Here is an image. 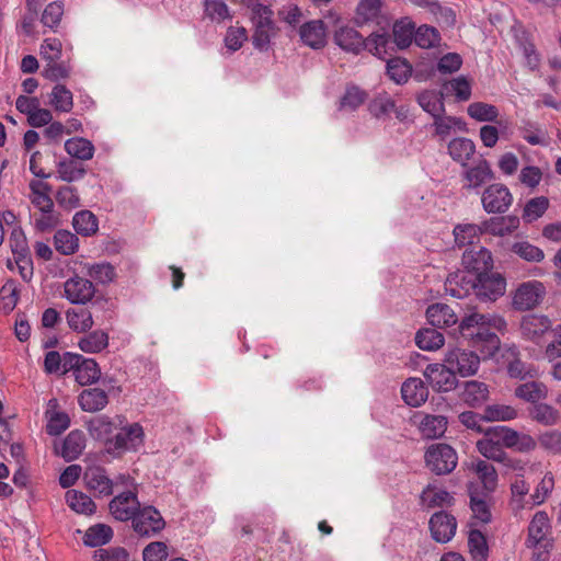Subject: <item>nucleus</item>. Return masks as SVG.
Returning a JSON list of instances; mask_svg holds the SVG:
<instances>
[{
    "label": "nucleus",
    "mask_w": 561,
    "mask_h": 561,
    "mask_svg": "<svg viewBox=\"0 0 561 561\" xmlns=\"http://www.w3.org/2000/svg\"><path fill=\"white\" fill-rule=\"evenodd\" d=\"M65 297L72 305H87L95 297L93 283L84 277L75 275L64 284Z\"/></svg>",
    "instance_id": "15"
},
{
    "label": "nucleus",
    "mask_w": 561,
    "mask_h": 561,
    "mask_svg": "<svg viewBox=\"0 0 561 561\" xmlns=\"http://www.w3.org/2000/svg\"><path fill=\"white\" fill-rule=\"evenodd\" d=\"M334 43L346 53L358 55L363 50H368L380 59H386L389 45L392 44L387 32L371 33L364 38L358 31L350 26H341L335 31Z\"/></svg>",
    "instance_id": "1"
},
{
    "label": "nucleus",
    "mask_w": 561,
    "mask_h": 561,
    "mask_svg": "<svg viewBox=\"0 0 561 561\" xmlns=\"http://www.w3.org/2000/svg\"><path fill=\"white\" fill-rule=\"evenodd\" d=\"M83 479L88 489L98 496H108L113 493V481L108 478L103 467L87 468Z\"/></svg>",
    "instance_id": "20"
},
{
    "label": "nucleus",
    "mask_w": 561,
    "mask_h": 561,
    "mask_svg": "<svg viewBox=\"0 0 561 561\" xmlns=\"http://www.w3.org/2000/svg\"><path fill=\"white\" fill-rule=\"evenodd\" d=\"M78 403L84 412L94 413L103 410L108 403L106 391L100 388L84 389L78 397Z\"/></svg>",
    "instance_id": "28"
},
{
    "label": "nucleus",
    "mask_w": 561,
    "mask_h": 561,
    "mask_svg": "<svg viewBox=\"0 0 561 561\" xmlns=\"http://www.w3.org/2000/svg\"><path fill=\"white\" fill-rule=\"evenodd\" d=\"M168 557V546L163 541H152L142 550L144 561H165Z\"/></svg>",
    "instance_id": "63"
},
{
    "label": "nucleus",
    "mask_w": 561,
    "mask_h": 561,
    "mask_svg": "<svg viewBox=\"0 0 561 561\" xmlns=\"http://www.w3.org/2000/svg\"><path fill=\"white\" fill-rule=\"evenodd\" d=\"M66 319L69 328L76 332H88L94 324L92 311L84 307L68 309Z\"/></svg>",
    "instance_id": "33"
},
{
    "label": "nucleus",
    "mask_w": 561,
    "mask_h": 561,
    "mask_svg": "<svg viewBox=\"0 0 561 561\" xmlns=\"http://www.w3.org/2000/svg\"><path fill=\"white\" fill-rule=\"evenodd\" d=\"M490 224L488 220L481 225L474 224H458L454 228L455 243L462 248L465 245H473L476 240H479L482 233L489 231Z\"/></svg>",
    "instance_id": "23"
},
{
    "label": "nucleus",
    "mask_w": 561,
    "mask_h": 561,
    "mask_svg": "<svg viewBox=\"0 0 561 561\" xmlns=\"http://www.w3.org/2000/svg\"><path fill=\"white\" fill-rule=\"evenodd\" d=\"M426 318L432 327L444 329L449 328L458 322V317L446 304H433L426 310Z\"/></svg>",
    "instance_id": "25"
},
{
    "label": "nucleus",
    "mask_w": 561,
    "mask_h": 561,
    "mask_svg": "<svg viewBox=\"0 0 561 561\" xmlns=\"http://www.w3.org/2000/svg\"><path fill=\"white\" fill-rule=\"evenodd\" d=\"M140 506L137 493L128 490L114 496L108 504V510L116 520L128 522L133 520Z\"/></svg>",
    "instance_id": "13"
},
{
    "label": "nucleus",
    "mask_w": 561,
    "mask_h": 561,
    "mask_svg": "<svg viewBox=\"0 0 561 561\" xmlns=\"http://www.w3.org/2000/svg\"><path fill=\"white\" fill-rule=\"evenodd\" d=\"M428 525L433 539L443 543L451 540L457 529L456 518L445 511L434 513Z\"/></svg>",
    "instance_id": "17"
},
{
    "label": "nucleus",
    "mask_w": 561,
    "mask_h": 561,
    "mask_svg": "<svg viewBox=\"0 0 561 561\" xmlns=\"http://www.w3.org/2000/svg\"><path fill=\"white\" fill-rule=\"evenodd\" d=\"M131 526L139 537L151 538L164 529L165 520L154 506L145 505L136 512Z\"/></svg>",
    "instance_id": "9"
},
{
    "label": "nucleus",
    "mask_w": 561,
    "mask_h": 561,
    "mask_svg": "<svg viewBox=\"0 0 561 561\" xmlns=\"http://www.w3.org/2000/svg\"><path fill=\"white\" fill-rule=\"evenodd\" d=\"M394 101L386 93L379 94L376 98H374L368 105L369 112L376 118L389 115L391 112L394 111Z\"/></svg>",
    "instance_id": "56"
},
{
    "label": "nucleus",
    "mask_w": 561,
    "mask_h": 561,
    "mask_svg": "<svg viewBox=\"0 0 561 561\" xmlns=\"http://www.w3.org/2000/svg\"><path fill=\"white\" fill-rule=\"evenodd\" d=\"M516 397L528 401V402H537L540 399H543L547 394L546 387L536 381L526 382L523 385H519L515 389Z\"/></svg>",
    "instance_id": "54"
},
{
    "label": "nucleus",
    "mask_w": 561,
    "mask_h": 561,
    "mask_svg": "<svg viewBox=\"0 0 561 561\" xmlns=\"http://www.w3.org/2000/svg\"><path fill=\"white\" fill-rule=\"evenodd\" d=\"M546 294L545 286L537 280L523 283L515 291L513 307L525 311L537 307Z\"/></svg>",
    "instance_id": "12"
},
{
    "label": "nucleus",
    "mask_w": 561,
    "mask_h": 561,
    "mask_svg": "<svg viewBox=\"0 0 561 561\" xmlns=\"http://www.w3.org/2000/svg\"><path fill=\"white\" fill-rule=\"evenodd\" d=\"M493 362L496 364V370L506 369L512 378L525 379L534 375L518 358V352L514 345H501L500 339L493 333Z\"/></svg>",
    "instance_id": "5"
},
{
    "label": "nucleus",
    "mask_w": 561,
    "mask_h": 561,
    "mask_svg": "<svg viewBox=\"0 0 561 561\" xmlns=\"http://www.w3.org/2000/svg\"><path fill=\"white\" fill-rule=\"evenodd\" d=\"M411 66L401 58H390L387 60V75L397 84H403L411 76Z\"/></svg>",
    "instance_id": "50"
},
{
    "label": "nucleus",
    "mask_w": 561,
    "mask_h": 561,
    "mask_svg": "<svg viewBox=\"0 0 561 561\" xmlns=\"http://www.w3.org/2000/svg\"><path fill=\"white\" fill-rule=\"evenodd\" d=\"M144 428L139 423L118 425L113 438L107 442L106 453L119 457L126 451H136L144 444Z\"/></svg>",
    "instance_id": "4"
},
{
    "label": "nucleus",
    "mask_w": 561,
    "mask_h": 561,
    "mask_svg": "<svg viewBox=\"0 0 561 561\" xmlns=\"http://www.w3.org/2000/svg\"><path fill=\"white\" fill-rule=\"evenodd\" d=\"M462 264L491 288V251L485 247H472L462 255Z\"/></svg>",
    "instance_id": "10"
},
{
    "label": "nucleus",
    "mask_w": 561,
    "mask_h": 561,
    "mask_svg": "<svg viewBox=\"0 0 561 561\" xmlns=\"http://www.w3.org/2000/svg\"><path fill=\"white\" fill-rule=\"evenodd\" d=\"M68 371H73L76 381L81 386L92 385L101 377V369L95 359L71 352L64 354L62 375Z\"/></svg>",
    "instance_id": "7"
},
{
    "label": "nucleus",
    "mask_w": 561,
    "mask_h": 561,
    "mask_svg": "<svg viewBox=\"0 0 561 561\" xmlns=\"http://www.w3.org/2000/svg\"><path fill=\"white\" fill-rule=\"evenodd\" d=\"M439 41V33L435 27L422 25L414 31V42L421 48L433 47Z\"/></svg>",
    "instance_id": "61"
},
{
    "label": "nucleus",
    "mask_w": 561,
    "mask_h": 561,
    "mask_svg": "<svg viewBox=\"0 0 561 561\" xmlns=\"http://www.w3.org/2000/svg\"><path fill=\"white\" fill-rule=\"evenodd\" d=\"M468 548L473 561H486L489 557V545L485 535L477 528V523H469Z\"/></svg>",
    "instance_id": "27"
},
{
    "label": "nucleus",
    "mask_w": 561,
    "mask_h": 561,
    "mask_svg": "<svg viewBox=\"0 0 561 561\" xmlns=\"http://www.w3.org/2000/svg\"><path fill=\"white\" fill-rule=\"evenodd\" d=\"M445 95L442 90H425L417 95L419 105L427 112L433 118L445 114Z\"/></svg>",
    "instance_id": "29"
},
{
    "label": "nucleus",
    "mask_w": 561,
    "mask_h": 561,
    "mask_svg": "<svg viewBox=\"0 0 561 561\" xmlns=\"http://www.w3.org/2000/svg\"><path fill=\"white\" fill-rule=\"evenodd\" d=\"M72 227L78 234L91 237L99 230V220L90 210H80L72 218Z\"/></svg>",
    "instance_id": "35"
},
{
    "label": "nucleus",
    "mask_w": 561,
    "mask_h": 561,
    "mask_svg": "<svg viewBox=\"0 0 561 561\" xmlns=\"http://www.w3.org/2000/svg\"><path fill=\"white\" fill-rule=\"evenodd\" d=\"M550 325V320L545 316L527 314L522 320L520 330L526 339L534 341L541 336Z\"/></svg>",
    "instance_id": "32"
},
{
    "label": "nucleus",
    "mask_w": 561,
    "mask_h": 561,
    "mask_svg": "<svg viewBox=\"0 0 561 561\" xmlns=\"http://www.w3.org/2000/svg\"><path fill=\"white\" fill-rule=\"evenodd\" d=\"M459 421L468 430L490 436L491 426L485 424L491 422V405H486L482 414L474 411H465L459 414Z\"/></svg>",
    "instance_id": "26"
},
{
    "label": "nucleus",
    "mask_w": 561,
    "mask_h": 561,
    "mask_svg": "<svg viewBox=\"0 0 561 561\" xmlns=\"http://www.w3.org/2000/svg\"><path fill=\"white\" fill-rule=\"evenodd\" d=\"M57 172L60 180L70 183L81 180L85 175L87 170L82 163L73 159H67L57 163Z\"/></svg>",
    "instance_id": "46"
},
{
    "label": "nucleus",
    "mask_w": 561,
    "mask_h": 561,
    "mask_svg": "<svg viewBox=\"0 0 561 561\" xmlns=\"http://www.w3.org/2000/svg\"><path fill=\"white\" fill-rule=\"evenodd\" d=\"M87 275L102 285L112 283L117 276L115 267L107 262L89 265Z\"/></svg>",
    "instance_id": "51"
},
{
    "label": "nucleus",
    "mask_w": 561,
    "mask_h": 561,
    "mask_svg": "<svg viewBox=\"0 0 561 561\" xmlns=\"http://www.w3.org/2000/svg\"><path fill=\"white\" fill-rule=\"evenodd\" d=\"M274 14L261 15L252 21L254 31L252 34V44L260 51H266L270 48L271 39L276 36L278 27L273 21Z\"/></svg>",
    "instance_id": "18"
},
{
    "label": "nucleus",
    "mask_w": 561,
    "mask_h": 561,
    "mask_svg": "<svg viewBox=\"0 0 561 561\" xmlns=\"http://www.w3.org/2000/svg\"><path fill=\"white\" fill-rule=\"evenodd\" d=\"M495 446L506 447L518 453H529L536 448L537 443L528 434L518 433L507 426L493 425V461L504 462L507 460L506 454Z\"/></svg>",
    "instance_id": "2"
},
{
    "label": "nucleus",
    "mask_w": 561,
    "mask_h": 561,
    "mask_svg": "<svg viewBox=\"0 0 561 561\" xmlns=\"http://www.w3.org/2000/svg\"><path fill=\"white\" fill-rule=\"evenodd\" d=\"M444 335L434 328L421 329L415 334V343L423 351H436L444 345Z\"/></svg>",
    "instance_id": "40"
},
{
    "label": "nucleus",
    "mask_w": 561,
    "mask_h": 561,
    "mask_svg": "<svg viewBox=\"0 0 561 561\" xmlns=\"http://www.w3.org/2000/svg\"><path fill=\"white\" fill-rule=\"evenodd\" d=\"M424 377L437 392H447L458 387L456 371L451 366L430 364L424 371Z\"/></svg>",
    "instance_id": "14"
},
{
    "label": "nucleus",
    "mask_w": 561,
    "mask_h": 561,
    "mask_svg": "<svg viewBox=\"0 0 561 561\" xmlns=\"http://www.w3.org/2000/svg\"><path fill=\"white\" fill-rule=\"evenodd\" d=\"M380 0H362L356 8V21L363 24L377 18L380 12Z\"/></svg>",
    "instance_id": "60"
},
{
    "label": "nucleus",
    "mask_w": 561,
    "mask_h": 561,
    "mask_svg": "<svg viewBox=\"0 0 561 561\" xmlns=\"http://www.w3.org/2000/svg\"><path fill=\"white\" fill-rule=\"evenodd\" d=\"M530 415L536 422L546 426L557 424L560 419L559 412L546 403L536 404L530 411Z\"/></svg>",
    "instance_id": "55"
},
{
    "label": "nucleus",
    "mask_w": 561,
    "mask_h": 561,
    "mask_svg": "<svg viewBox=\"0 0 561 561\" xmlns=\"http://www.w3.org/2000/svg\"><path fill=\"white\" fill-rule=\"evenodd\" d=\"M463 401L470 407L481 405L489 397L488 385L476 380L465 381L462 391Z\"/></svg>",
    "instance_id": "36"
},
{
    "label": "nucleus",
    "mask_w": 561,
    "mask_h": 561,
    "mask_svg": "<svg viewBox=\"0 0 561 561\" xmlns=\"http://www.w3.org/2000/svg\"><path fill=\"white\" fill-rule=\"evenodd\" d=\"M84 353H99L108 345V334L103 330H95L83 336L78 343Z\"/></svg>",
    "instance_id": "44"
},
{
    "label": "nucleus",
    "mask_w": 561,
    "mask_h": 561,
    "mask_svg": "<svg viewBox=\"0 0 561 561\" xmlns=\"http://www.w3.org/2000/svg\"><path fill=\"white\" fill-rule=\"evenodd\" d=\"M549 207V199L545 196H538L529 199L523 210V219L531 224L542 217Z\"/></svg>",
    "instance_id": "52"
},
{
    "label": "nucleus",
    "mask_w": 561,
    "mask_h": 561,
    "mask_svg": "<svg viewBox=\"0 0 561 561\" xmlns=\"http://www.w3.org/2000/svg\"><path fill=\"white\" fill-rule=\"evenodd\" d=\"M491 178V168L486 159H481L479 162L466 171V180L469 187H480Z\"/></svg>",
    "instance_id": "49"
},
{
    "label": "nucleus",
    "mask_w": 561,
    "mask_h": 561,
    "mask_svg": "<svg viewBox=\"0 0 561 561\" xmlns=\"http://www.w3.org/2000/svg\"><path fill=\"white\" fill-rule=\"evenodd\" d=\"M457 330L473 347L485 346L491 342V318L485 314L471 313L465 317Z\"/></svg>",
    "instance_id": "6"
},
{
    "label": "nucleus",
    "mask_w": 561,
    "mask_h": 561,
    "mask_svg": "<svg viewBox=\"0 0 561 561\" xmlns=\"http://www.w3.org/2000/svg\"><path fill=\"white\" fill-rule=\"evenodd\" d=\"M66 502L72 511L79 514L92 515L96 510L92 499L77 490L67 491Z\"/></svg>",
    "instance_id": "39"
},
{
    "label": "nucleus",
    "mask_w": 561,
    "mask_h": 561,
    "mask_svg": "<svg viewBox=\"0 0 561 561\" xmlns=\"http://www.w3.org/2000/svg\"><path fill=\"white\" fill-rule=\"evenodd\" d=\"M446 362L454 368L456 374L462 377L474 375L480 365V358L474 352H468L461 348L450 350L446 354Z\"/></svg>",
    "instance_id": "16"
},
{
    "label": "nucleus",
    "mask_w": 561,
    "mask_h": 561,
    "mask_svg": "<svg viewBox=\"0 0 561 561\" xmlns=\"http://www.w3.org/2000/svg\"><path fill=\"white\" fill-rule=\"evenodd\" d=\"M85 447V436L82 431H71L62 442L60 456L66 461H72L82 454Z\"/></svg>",
    "instance_id": "31"
},
{
    "label": "nucleus",
    "mask_w": 561,
    "mask_h": 561,
    "mask_svg": "<svg viewBox=\"0 0 561 561\" xmlns=\"http://www.w3.org/2000/svg\"><path fill=\"white\" fill-rule=\"evenodd\" d=\"M512 251L528 262H541L545 257L540 248L527 241L515 242L512 245Z\"/></svg>",
    "instance_id": "58"
},
{
    "label": "nucleus",
    "mask_w": 561,
    "mask_h": 561,
    "mask_svg": "<svg viewBox=\"0 0 561 561\" xmlns=\"http://www.w3.org/2000/svg\"><path fill=\"white\" fill-rule=\"evenodd\" d=\"M49 104L57 112L69 113L73 107L71 91L64 84H56L50 93Z\"/></svg>",
    "instance_id": "45"
},
{
    "label": "nucleus",
    "mask_w": 561,
    "mask_h": 561,
    "mask_svg": "<svg viewBox=\"0 0 561 561\" xmlns=\"http://www.w3.org/2000/svg\"><path fill=\"white\" fill-rule=\"evenodd\" d=\"M414 31L415 25L411 21L407 19L397 21L392 28L393 43L400 49L409 47L414 39Z\"/></svg>",
    "instance_id": "42"
},
{
    "label": "nucleus",
    "mask_w": 561,
    "mask_h": 561,
    "mask_svg": "<svg viewBox=\"0 0 561 561\" xmlns=\"http://www.w3.org/2000/svg\"><path fill=\"white\" fill-rule=\"evenodd\" d=\"M548 528V514L545 511L537 512L528 526L527 546L534 548L538 546L548 548L549 542L546 539Z\"/></svg>",
    "instance_id": "21"
},
{
    "label": "nucleus",
    "mask_w": 561,
    "mask_h": 561,
    "mask_svg": "<svg viewBox=\"0 0 561 561\" xmlns=\"http://www.w3.org/2000/svg\"><path fill=\"white\" fill-rule=\"evenodd\" d=\"M445 286L446 291L458 299L467 297L471 291H473L480 300L491 298V288L466 268L462 272L450 274L447 277Z\"/></svg>",
    "instance_id": "3"
},
{
    "label": "nucleus",
    "mask_w": 561,
    "mask_h": 561,
    "mask_svg": "<svg viewBox=\"0 0 561 561\" xmlns=\"http://www.w3.org/2000/svg\"><path fill=\"white\" fill-rule=\"evenodd\" d=\"M468 494L474 523H489L491 520V511L488 503L490 499L489 486H485L484 482H469Z\"/></svg>",
    "instance_id": "11"
},
{
    "label": "nucleus",
    "mask_w": 561,
    "mask_h": 561,
    "mask_svg": "<svg viewBox=\"0 0 561 561\" xmlns=\"http://www.w3.org/2000/svg\"><path fill=\"white\" fill-rule=\"evenodd\" d=\"M554 488V478L551 472H547L530 495L531 506L542 504Z\"/></svg>",
    "instance_id": "59"
},
{
    "label": "nucleus",
    "mask_w": 561,
    "mask_h": 561,
    "mask_svg": "<svg viewBox=\"0 0 561 561\" xmlns=\"http://www.w3.org/2000/svg\"><path fill=\"white\" fill-rule=\"evenodd\" d=\"M113 537V530L110 526L104 524H96L87 529L83 543L87 547H101L111 541Z\"/></svg>",
    "instance_id": "41"
},
{
    "label": "nucleus",
    "mask_w": 561,
    "mask_h": 561,
    "mask_svg": "<svg viewBox=\"0 0 561 561\" xmlns=\"http://www.w3.org/2000/svg\"><path fill=\"white\" fill-rule=\"evenodd\" d=\"M433 490V486L428 484L422 492L421 500L427 504L428 508L437 507V506H451L454 504V497L449 492L445 490H439L435 492L432 496L428 493Z\"/></svg>",
    "instance_id": "57"
},
{
    "label": "nucleus",
    "mask_w": 561,
    "mask_h": 561,
    "mask_svg": "<svg viewBox=\"0 0 561 561\" xmlns=\"http://www.w3.org/2000/svg\"><path fill=\"white\" fill-rule=\"evenodd\" d=\"M19 295L20 290L16 280L8 279L0 288L1 309L4 313H10L15 308L19 301Z\"/></svg>",
    "instance_id": "53"
},
{
    "label": "nucleus",
    "mask_w": 561,
    "mask_h": 561,
    "mask_svg": "<svg viewBox=\"0 0 561 561\" xmlns=\"http://www.w3.org/2000/svg\"><path fill=\"white\" fill-rule=\"evenodd\" d=\"M514 35L530 68H537L539 65V56L527 32L522 27H514Z\"/></svg>",
    "instance_id": "47"
},
{
    "label": "nucleus",
    "mask_w": 561,
    "mask_h": 561,
    "mask_svg": "<svg viewBox=\"0 0 561 561\" xmlns=\"http://www.w3.org/2000/svg\"><path fill=\"white\" fill-rule=\"evenodd\" d=\"M58 205L65 209H73L80 206L78 192L72 186H61L56 193Z\"/></svg>",
    "instance_id": "62"
},
{
    "label": "nucleus",
    "mask_w": 561,
    "mask_h": 561,
    "mask_svg": "<svg viewBox=\"0 0 561 561\" xmlns=\"http://www.w3.org/2000/svg\"><path fill=\"white\" fill-rule=\"evenodd\" d=\"M125 423V417L116 416V420H112L106 415H101L92 419L89 422L88 430L90 434L98 440L104 443V449H107V442H110L118 425Z\"/></svg>",
    "instance_id": "19"
},
{
    "label": "nucleus",
    "mask_w": 561,
    "mask_h": 561,
    "mask_svg": "<svg viewBox=\"0 0 561 561\" xmlns=\"http://www.w3.org/2000/svg\"><path fill=\"white\" fill-rule=\"evenodd\" d=\"M424 459L426 467L437 476L450 473L458 463L456 450L444 443L431 445L425 451Z\"/></svg>",
    "instance_id": "8"
},
{
    "label": "nucleus",
    "mask_w": 561,
    "mask_h": 561,
    "mask_svg": "<svg viewBox=\"0 0 561 561\" xmlns=\"http://www.w3.org/2000/svg\"><path fill=\"white\" fill-rule=\"evenodd\" d=\"M367 96V92L359 87L355 84L347 85L340 100V110L355 111L366 101Z\"/></svg>",
    "instance_id": "48"
},
{
    "label": "nucleus",
    "mask_w": 561,
    "mask_h": 561,
    "mask_svg": "<svg viewBox=\"0 0 561 561\" xmlns=\"http://www.w3.org/2000/svg\"><path fill=\"white\" fill-rule=\"evenodd\" d=\"M56 251L62 255H71L79 249V238L69 230L59 229L54 234Z\"/></svg>",
    "instance_id": "43"
},
{
    "label": "nucleus",
    "mask_w": 561,
    "mask_h": 561,
    "mask_svg": "<svg viewBox=\"0 0 561 561\" xmlns=\"http://www.w3.org/2000/svg\"><path fill=\"white\" fill-rule=\"evenodd\" d=\"M403 401L410 407L422 405L428 397V389L420 378H409L401 387Z\"/></svg>",
    "instance_id": "24"
},
{
    "label": "nucleus",
    "mask_w": 561,
    "mask_h": 561,
    "mask_svg": "<svg viewBox=\"0 0 561 561\" xmlns=\"http://www.w3.org/2000/svg\"><path fill=\"white\" fill-rule=\"evenodd\" d=\"M447 424V419L443 415L426 414L420 423V431L425 438L435 439L444 435Z\"/></svg>",
    "instance_id": "37"
},
{
    "label": "nucleus",
    "mask_w": 561,
    "mask_h": 561,
    "mask_svg": "<svg viewBox=\"0 0 561 561\" xmlns=\"http://www.w3.org/2000/svg\"><path fill=\"white\" fill-rule=\"evenodd\" d=\"M539 445L547 451L561 454V432L558 430L547 431L538 437Z\"/></svg>",
    "instance_id": "64"
},
{
    "label": "nucleus",
    "mask_w": 561,
    "mask_h": 561,
    "mask_svg": "<svg viewBox=\"0 0 561 561\" xmlns=\"http://www.w3.org/2000/svg\"><path fill=\"white\" fill-rule=\"evenodd\" d=\"M476 146L469 138L458 137L448 144V153L451 159L466 165L467 161L474 154Z\"/></svg>",
    "instance_id": "34"
},
{
    "label": "nucleus",
    "mask_w": 561,
    "mask_h": 561,
    "mask_svg": "<svg viewBox=\"0 0 561 561\" xmlns=\"http://www.w3.org/2000/svg\"><path fill=\"white\" fill-rule=\"evenodd\" d=\"M440 90L445 98L454 96L457 102H466L471 98V84L465 76L443 82Z\"/></svg>",
    "instance_id": "30"
},
{
    "label": "nucleus",
    "mask_w": 561,
    "mask_h": 561,
    "mask_svg": "<svg viewBox=\"0 0 561 561\" xmlns=\"http://www.w3.org/2000/svg\"><path fill=\"white\" fill-rule=\"evenodd\" d=\"M299 35L302 43L313 49L323 48L327 44L324 23L312 20L300 26Z\"/></svg>",
    "instance_id": "22"
},
{
    "label": "nucleus",
    "mask_w": 561,
    "mask_h": 561,
    "mask_svg": "<svg viewBox=\"0 0 561 561\" xmlns=\"http://www.w3.org/2000/svg\"><path fill=\"white\" fill-rule=\"evenodd\" d=\"M65 150L69 156L78 160H90L95 151L93 144L82 137L66 140Z\"/></svg>",
    "instance_id": "38"
}]
</instances>
